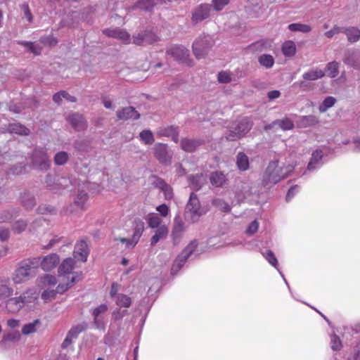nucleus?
<instances>
[{"label":"nucleus","instance_id":"nucleus-1","mask_svg":"<svg viewBox=\"0 0 360 360\" xmlns=\"http://www.w3.org/2000/svg\"><path fill=\"white\" fill-rule=\"evenodd\" d=\"M294 167L287 159H276L271 161L262 175V185L265 188H271L282 179L287 177Z\"/></svg>","mask_w":360,"mask_h":360},{"label":"nucleus","instance_id":"nucleus-2","mask_svg":"<svg viewBox=\"0 0 360 360\" xmlns=\"http://www.w3.org/2000/svg\"><path fill=\"white\" fill-rule=\"evenodd\" d=\"M39 302V291L37 288L32 287L27 288L20 296L6 300L5 307L8 312L15 314L24 307L33 310Z\"/></svg>","mask_w":360,"mask_h":360},{"label":"nucleus","instance_id":"nucleus-3","mask_svg":"<svg viewBox=\"0 0 360 360\" xmlns=\"http://www.w3.org/2000/svg\"><path fill=\"white\" fill-rule=\"evenodd\" d=\"M212 46L213 41L210 35L200 36L192 46L195 57L198 60L205 58Z\"/></svg>","mask_w":360,"mask_h":360},{"label":"nucleus","instance_id":"nucleus-4","mask_svg":"<svg viewBox=\"0 0 360 360\" xmlns=\"http://www.w3.org/2000/svg\"><path fill=\"white\" fill-rule=\"evenodd\" d=\"M79 278V274H76L73 276L70 282L59 283L57 285L56 290L49 288L44 289L41 295V299L46 303L51 301L52 300L55 299L57 294H63L72 286H73Z\"/></svg>","mask_w":360,"mask_h":360},{"label":"nucleus","instance_id":"nucleus-5","mask_svg":"<svg viewBox=\"0 0 360 360\" xmlns=\"http://www.w3.org/2000/svg\"><path fill=\"white\" fill-rule=\"evenodd\" d=\"M205 212L206 210L201 207L197 195L192 193L186 205V217L189 218L191 222H196Z\"/></svg>","mask_w":360,"mask_h":360},{"label":"nucleus","instance_id":"nucleus-6","mask_svg":"<svg viewBox=\"0 0 360 360\" xmlns=\"http://www.w3.org/2000/svg\"><path fill=\"white\" fill-rule=\"evenodd\" d=\"M144 231V223L141 219H136L134 222L133 235L131 238H120L116 239L125 245L126 248L132 249L138 243Z\"/></svg>","mask_w":360,"mask_h":360},{"label":"nucleus","instance_id":"nucleus-7","mask_svg":"<svg viewBox=\"0 0 360 360\" xmlns=\"http://www.w3.org/2000/svg\"><path fill=\"white\" fill-rule=\"evenodd\" d=\"M76 268L75 259L68 257L64 259L58 267V276L65 278L70 282L74 275L79 274V278L76 283L82 279V274L79 271H74Z\"/></svg>","mask_w":360,"mask_h":360},{"label":"nucleus","instance_id":"nucleus-8","mask_svg":"<svg viewBox=\"0 0 360 360\" xmlns=\"http://www.w3.org/2000/svg\"><path fill=\"white\" fill-rule=\"evenodd\" d=\"M198 243L196 240L191 241L182 251V252L176 258L172 269L171 273L175 275L184 265L187 259L194 252L197 248Z\"/></svg>","mask_w":360,"mask_h":360},{"label":"nucleus","instance_id":"nucleus-9","mask_svg":"<svg viewBox=\"0 0 360 360\" xmlns=\"http://www.w3.org/2000/svg\"><path fill=\"white\" fill-rule=\"evenodd\" d=\"M252 123L250 118H243L233 130H230L226 136V139L235 141L245 136L252 128Z\"/></svg>","mask_w":360,"mask_h":360},{"label":"nucleus","instance_id":"nucleus-10","mask_svg":"<svg viewBox=\"0 0 360 360\" xmlns=\"http://www.w3.org/2000/svg\"><path fill=\"white\" fill-rule=\"evenodd\" d=\"M166 53L177 61L191 65L192 60L189 58V51L183 46L173 45L167 49Z\"/></svg>","mask_w":360,"mask_h":360},{"label":"nucleus","instance_id":"nucleus-11","mask_svg":"<svg viewBox=\"0 0 360 360\" xmlns=\"http://www.w3.org/2000/svg\"><path fill=\"white\" fill-rule=\"evenodd\" d=\"M212 6L208 4H201L192 11L191 20L198 24L211 16Z\"/></svg>","mask_w":360,"mask_h":360},{"label":"nucleus","instance_id":"nucleus-12","mask_svg":"<svg viewBox=\"0 0 360 360\" xmlns=\"http://www.w3.org/2000/svg\"><path fill=\"white\" fill-rule=\"evenodd\" d=\"M34 276L35 274H33V272L30 271V269L27 268V266L21 263L20 266L15 271L12 280L15 284H22Z\"/></svg>","mask_w":360,"mask_h":360},{"label":"nucleus","instance_id":"nucleus-13","mask_svg":"<svg viewBox=\"0 0 360 360\" xmlns=\"http://www.w3.org/2000/svg\"><path fill=\"white\" fill-rule=\"evenodd\" d=\"M185 230L186 227L184 222L179 217H176L174 220V226L172 231V238L174 245L179 243Z\"/></svg>","mask_w":360,"mask_h":360},{"label":"nucleus","instance_id":"nucleus-14","mask_svg":"<svg viewBox=\"0 0 360 360\" xmlns=\"http://www.w3.org/2000/svg\"><path fill=\"white\" fill-rule=\"evenodd\" d=\"M150 180L153 185L160 188L163 192L166 200H171L173 198L174 193L172 187L166 184L162 179L155 176H152Z\"/></svg>","mask_w":360,"mask_h":360},{"label":"nucleus","instance_id":"nucleus-15","mask_svg":"<svg viewBox=\"0 0 360 360\" xmlns=\"http://www.w3.org/2000/svg\"><path fill=\"white\" fill-rule=\"evenodd\" d=\"M60 257L56 253L49 254L41 258V268L44 271H51L59 264Z\"/></svg>","mask_w":360,"mask_h":360},{"label":"nucleus","instance_id":"nucleus-16","mask_svg":"<svg viewBox=\"0 0 360 360\" xmlns=\"http://www.w3.org/2000/svg\"><path fill=\"white\" fill-rule=\"evenodd\" d=\"M89 253V250L86 241L82 240L76 243L74 250L75 258L77 259L79 261L85 262L87 260Z\"/></svg>","mask_w":360,"mask_h":360},{"label":"nucleus","instance_id":"nucleus-17","mask_svg":"<svg viewBox=\"0 0 360 360\" xmlns=\"http://www.w3.org/2000/svg\"><path fill=\"white\" fill-rule=\"evenodd\" d=\"M66 120L77 131H83L86 128V120L79 113L71 114L67 117Z\"/></svg>","mask_w":360,"mask_h":360},{"label":"nucleus","instance_id":"nucleus-18","mask_svg":"<svg viewBox=\"0 0 360 360\" xmlns=\"http://www.w3.org/2000/svg\"><path fill=\"white\" fill-rule=\"evenodd\" d=\"M117 117L121 120H138L140 114L134 107L128 106L117 111Z\"/></svg>","mask_w":360,"mask_h":360},{"label":"nucleus","instance_id":"nucleus-19","mask_svg":"<svg viewBox=\"0 0 360 360\" xmlns=\"http://www.w3.org/2000/svg\"><path fill=\"white\" fill-rule=\"evenodd\" d=\"M108 310V305L105 304H101V305L96 307L92 312L94 316V323L98 329H104L105 326L101 316L105 314Z\"/></svg>","mask_w":360,"mask_h":360},{"label":"nucleus","instance_id":"nucleus-20","mask_svg":"<svg viewBox=\"0 0 360 360\" xmlns=\"http://www.w3.org/2000/svg\"><path fill=\"white\" fill-rule=\"evenodd\" d=\"M343 62L354 68H360V54L354 51L347 50L345 53Z\"/></svg>","mask_w":360,"mask_h":360},{"label":"nucleus","instance_id":"nucleus-21","mask_svg":"<svg viewBox=\"0 0 360 360\" xmlns=\"http://www.w3.org/2000/svg\"><path fill=\"white\" fill-rule=\"evenodd\" d=\"M319 124V117L313 115L299 116L297 121V125L300 128H307Z\"/></svg>","mask_w":360,"mask_h":360},{"label":"nucleus","instance_id":"nucleus-22","mask_svg":"<svg viewBox=\"0 0 360 360\" xmlns=\"http://www.w3.org/2000/svg\"><path fill=\"white\" fill-rule=\"evenodd\" d=\"M103 33L108 37L119 39L124 43H129L130 41L129 34L121 29H106L103 30Z\"/></svg>","mask_w":360,"mask_h":360},{"label":"nucleus","instance_id":"nucleus-23","mask_svg":"<svg viewBox=\"0 0 360 360\" xmlns=\"http://www.w3.org/2000/svg\"><path fill=\"white\" fill-rule=\"evenodd\" d=\"M57 283L58 281L56 276L51 274H45L39 277L37 280V284L41 289L54 286Z\"/></svg>","mask_w":360,"mask_h":360},{"label":"nucleus","instance_id":"nucleus-24","mask_svg":"<svg viewBox=\"0 0 360 360\" xmlns=\"http://www.w3.org/2000/svg\"><path fill=\"white\" fill-rule=\"evenodd\" d=\"M210 181L213 186L220 188L226 184L228 179L223 172H214L210 174Z\"/></svg>","mask_w":360,"mask_h":360},{"label":"nucleus","instance_id":"nucleus-25","mask_svg":"<svg viewBox=\"0 0 360 360\" xmlns=\"http://www.w3.org/2000/svg\"><path fill=\"white\" fill-rule=\"evenodd\" d=\"M200 144L201 142L200 141L188 138L182 139L180 142L181 148L188 153L195 151Z\"/></svg>","mask_w":360,"mask_h":360},{"label":"nucleus","instance_id":"nucleus-26","mask_svg":"<svg viewBox=\"0 0 360 360\" xmlns=\"http://www.w3.org/2000/svg\"><path fill=\"white\" fill-rule=\"evenodd\" d=\"M263 257L268 261V262L275 267L278 271L279 272L280 275L284 280L285 284L288 285V288H290V286L288 285V283L287 282L286 279L284 277V275L283 273L279 270L278 266V260L274 255V253L271 250H266L265 252H262Z\"/></svg>","mask_w":360,"mask_h":360},{"label":"nucleus","instance_id":"nucleus-27","mask_svg":"<svg viewBox=\"0 0 360 360\" xmlns=\"http://www.w3.org/2000/svg\"><path fill=\"white\" fill-rule=\"evenodd\" d=\"M168 234V228L166 225H162L157 229L155 233L150 240V245H155L161 239L165 238Z\"/></svg>","mask_w":360,"mask_h":360},{"label":"nucleus","instance_id":"nucleus-28","mask_svg":"<svg viewBox=\"0 0 360 360\" xmlns=\"http://www.w3.org/2000/svg\"><path fill=\"white\" fill-rule=\"evenodd\" d=\"M324 76L325 72L322 70L318 68L311 69L302 75L303 79L308 81H314L321 79Z\"/></svg>","mask_w":360,"mask_h":360},{"label":"nucleus","instance_id":"nucleus-29","mask_svg":"<svg viewBox=\"0 0 360 360\" xmlns=\"http://www.w3.org/2000/svg\"><path fill=\"white\" fill-rule=\"evenodd\" d=\"M190 185L195 191L200 190L206 182V177L200 174L189 176Z\"/></svg>","mask_w":360,"mask_h":360},{"label":"nucleus","instance_id":"nucleus-30","mask_svg":"<svg viewBox=\"0 0 360 360\" xmlns=\"http://www.w3.org/2000/svg\"><path fill=\"white\" fill-rule=\"evenodd\" d=\"M271 46V41L267 39H262L257 41L255 43H252L249 46V49L252 51H258L261 52L263 51H266Z\"/></svg>","mask_w":360,"mask_h":360},{"label":"nucleus","instance_id":"nucleus-31","mask_svg":"<svg viewBox=\"0 0 360 360\" xmlns=\"http://www.w3.org/2000/svg\"><path fill=\"white\" fill-rule=\"evenodd\" d=\"M113 300L120 308H129L132 302L131 298L129 296L122 293L116 296Z\"/></svg>","mask_w":360,"mask_h":360},{"label":"nucleus","instance_id":"nucleus-32","mask_svg":"<svg viewBox=\"0 0 360 360\" xmlns=\"http://www.w3.org/2000/svg\"><path fill=\"white\" fill-rule=\"evenodd\" d=\"M89 198L88 194L84 190H79L74 200V205L79 209H84Z\"/></svg>","mask_w":360,"mask_h":360},{"label":"nucleus","instance_id":"nucleus-33","mask_svg":"<svg viewBox=\"0 0 360 360\" xmlns=\"http://www.w3.org/2000/svg\"><path fill=\"white\" fill-rule=\"evenodd\" d=\"M7 131L9 133H15L20 135L27 136L30 133V130L23 125L18 123L10 124L8 127Z\"/></svg>","mask_w":360,"mask_h":360},{"label":"nucleus","instance_id":"nucleus-34","mask_svg":"<svg viewBox=\"0 0 360 360\" xmlns=\"http://www.w3.org/2000/svg\"><path fill=\"white\" fill-rule=\"evenodd\" d=\"M344 33L350 42H356L360 39V30L355 27L344 28Z\"/></svg>","mask_w":360,"mask_h":360},{"label":"nucleus","instance_id":"nucleus-35","mask_svg":"<svg viewBox=\"0 0 360 360\" xmlns=\"http://www.w3.org/2000/svg\"><path fill=\"white\" fill-rule=\"evenodd\" d=\"M282 52L286 57L293 56L296 53V46L292 41H286L282 45Z\"/></svg>","mask_w":360,"mask_h":360},{"label":"nucleus","instance_id":"nucleus-36","mask_svg":"<svg viewBox=\"0 0 360 360\" xmlns=\"http://www.w3.org/2000/svg\"><path fill=\"white\" fill-rule=\"evenodd\" d=\"M155 151L157 158H167L172 155V153L169 150L167 145L165 143L156 144Z\"/></svg>","mask_w":360,"mask_h":360},{"label":"nucleus","instance_id":"nucleus-37","mask_svg":"<svg viewBox=\"0 0 360 360\" xmlns=\"http://www.w3.org/2000/svg\"><path fill=\"white\" fill-rule=\"evenodd\" d=\"M18 213L19 210L18 209L0 212V223L9 222L14 217H17Z\"/></svg>","mask_w":360,"mask_h":360},{"label":"nucleus","instance_id":"nucleus-38","mask_svg":"<svg viewBox=\"0 0 360 360\" xmlns=\"http://www.w3.org/2000/svg\"><path fill=\"white\" fill-rule=\"evenodd\" d=\"M46 186L51 191L57 193L63 190L60 184L57 181V176H47L46 179Z\"/></svg>","mask_w":360,"mask_h":360},{"label":"nucleus","instance_id":"nucleus-39","mask_svg":"<svg viewBox=\"0 0 360 360\" xmlns=\"http://www.w3.org/2000/svg\"><path fill=\"white\" fill-rule=\"evenodd\" d=\"M340 64L337 61H332L327 63L326 66V71L327 75L330 78L336 77L339 74Z\"/></svg>","mask_w":360,"mask_h":360},{"label":"nucleus","instance_id":"nucleus-40","mask_svg":"<svg viewBox=\"0 0 360 360\" xmlns=\"http://www.w3.org/2000/svg\"><path fill=\"white\" fill-rule=\"evenodd\" d=\"M41 257H34L32 259H29L22 262V264L27 266V269H30V271L33 272V274H36V269L41 266Z\"/></svg>","mask_w":360,"mask_h":360},{"label":"nucleus","instance_id":"nucleus-41","mask_svg":"<svg viewBox=\"0 0 360 360\" xmlns=\"http://www.w3.org/2000/svg\"><path fill=\"white\" fill-rule=\"evenodd\" d=\"M274 124H277V125L283 131L291 130L295 127L292 120L287 117L281 120H274Z\"/></svg>","mask_w":360,"mask_h":360},{"label":"nucleus","instance_id":"nucleus-42","mask_svg":"<svg viewBox=\"0 0 360 360\" xmlns=\"http://www.w3.org/2000/svg\"><path fill=\"white\" fill-rule=\"evenodd\" d=\"M21 203L25 209L29 210L34 207L35 200L32 194L29 193H25L21 196Z\"/></svg>","mask_w":360,"mask_h":360},{"label":"nucleus","instance_id":"nucleus-43","mask_svg":"<svg viewBox=\"0 0 360 360\" xmlns=\"http://www.w3.org/2000/svg\"><path fill=\"white\" fill-rule=\"evenodd\" d=\"M32 167L38 170H46L50 165V159H32Z\"/></svg>","mask_w":360,"mask_h":360},{"label":"nucleus","instance_id":"nucleus-44","mask_svg":"<svg viewBox=\"0 0 360 360\" xmlns=\"http://www.w3.org/2000/svg\"><path fill=\"white\" fill-rule=\"evenodd\" d=\"M86 328V324L82 323L77 326H72L68 333V335L72 339H76L79 334L85 330Z\"/></svg>","mask_w":360,"mask_h":360},{"label":"nucleus","instance_id":"nucleus-45","mask_svg":"<svg viewBox=\"0 0 360 360\" xmlns=\"http://www.w3.org/2000/svg\"><path fill=\"white\" fill-rule=\"evenodd\" d=\"M288 29L291 32H300L308 33L311 30L310 25L302 23H292L288 25Z\"/></svg>","mask_w":360,"mask_h":360},{"label":"nucleus","instance_id":"nucleus-46","mask_svg":"<svg viewBox=\"0 0 360 360\" xmlns=\"http://www.w3.org/2000/svg\"><path fill=\"white\" fill-rule=\"evenodd\" d=\"M258 61L262 66L266 68H271L274 64V59L269 54L261 55L258 58Z\"/></svg>","mask_w":360,"mask_h":360},{"label":"nucleus","instance_id":"nucleus-47","mask_svg":"<svg viewBox=\"0 0 360 360\" xmlns=\"http://www.w3.org/2000/svg\"><path fill=\"white\" fill-rule=\"evenodd\" d=\"M336 103V99L333 96H327L325 98L322 103L319 106L320 112H325L330 108H332Z\"/></svg>","mask_w":360,"mask_h":360},{"label":"nucleus","instance_id":"nucleus-48","mask_svg":"<svg viewBox=\"0 0 360 360\" xmlns=\"http://www.w3.org/2000/svg\"><path fill=\"white\" fill-rule=\"evenodd\" d=\"M212 205L220 211L224 212H229L231 210V205L225 200L220 198L214 199L212 201Z\"/></svg>","mask_w":360,"mask_h":360},{"label":"nucleus","instance_id":"nucleus-49","mask_svg":"<svg viewBox=\"0 0 360 360\" xmlns=\"http://www.w3.org/2000/svg\"><path fill=\"white\" fill-rule=\"evenodd\" d=\"M148 226L152 229H158L161 225V219L156 214H149L146 218Z\"/></svg>","mask_w":360,"mask_h":360},{"label":"nucleus","instance_id":"nucleus-50","mask_svg":"<svg viewBox=\"0 0 360 360\" xmlns=\"http://www.w3.org/2000/svg\"><path fill=\"white\" fill-rule=\"evenodd\" d=\"M20 338V335L17 332H11L4 334L1 340L0 341V346L4 347L7 342L17 341Z\"/></svg>","mask_w":360,"mask_h":360},{"label":"nucleus","instance_id":"nucleus-51","mask_svg":"<svg viewBox=\"0 0 360 360\" xmlns=\"http://www.w3.org/2000/svg\"><path fill=\"white\" fill-rule=\"evenodd\" d=\"M40 325L39 320H34L32 323H29L25 324L22 328V333L23 335H30L32 333H34L37 330V327Z\"/></svg>","mask_w":360,"mask_h":360},{"label":"nucleus","instance_id":"nucleus-52","mask_svg":"<svg viewBox=\"0 0 360 360\" xmlns=\"http://www.w3.org/2000/svg\"><path fill=\"white\" fill-rule=\"evenodd\" d=\"M140 139L145 144H152L154 142V137L150 130H143L139 134Z\"/></svg>","mask_w":360,"mask_h":360},{"label":"nucleus","instance_id":"nucleus-53","mask_svg":"<svg viewBox=\"0 0 360 360\" xmlns=\"http://www.w3.org/2000/svg\"><path fill=\"white\" fill-rule=\"evenodd\" d=\"M163 134L167 136L172 137V141H174L175 143H177L179 141V131L178 128L176 127L170 126L167 127L164 130Z\"/></svg>","mask_w":360,"mask_h":360},{"label":"nucleus","instance_id":"nucleus-54","mask_svg":"<svg viewBox=\"0 0 360 360\" xmlns=\"http://www.w3.org/2000/svg\"><path fill=\"white\" fill-rule=\"evenodd\" d=\"M154 5V0H140L136 3L135 7L144 11H150Z\"/></svg>","mask_w":360,"mask_h":360},{"label":"nucleus","instance_id":"nucleus-55","mask_svg":"<svg viewBox=\"0 0 360 360\" xmlns=\"http://www.w3.org/2000/svg\"><path fill=\"white\" fill-rule=\"evenodd\" d=\"M13 293V289L6 284L0 285V300L11 297Z\"/></svg>","mask_w":360,"mask_h":360},{"label":"nucleus","instance_id":"nucleus-56","mask_svg":"<svg viewBox=\"0 0 360 360\" xmlns=\"http://www.w3.org/2000/svg\"><path fill=\"white\" fill-rule=\"evenodd\" d=\"M229 0H212V10L215 11H220L228 5Z\"/></svg>","mask_w":360,"mask_h":360},{"label":"nucleus","instance_id":"nucleus-57","mask_svg":"<svg viewBox=\"0 0 360 360\" xmlns=\"http://www.w3.org/2000/svg\"><path fill=\"white\" fill-rule=\"evenodd\" d=\"M323 164V159H311L307 165V170L309 172L314 171L317 168L321 167Z\"/></svg>","mask_w":360,"mask_h":360},{"label":"nucleus","instance_id":"nucleus-58","mask_svg":"<svg viewBox=\"0 0 360 360\" xmlns=\"http://www.w3.org/2000/svg\"><path fill=\"white\" fill-rule=\"evenodd\" d=\"M330 346L333 350L338 351L342 348V342L340 338L336 335H330Z\"/></svg>","mask_w":360,"mask_h":360},{"label":"nucleus","instance_id":"nucleus-59","mask_svg":"<svg viewBox=\"0 0 360 360\" xmlns=\"http://www.w3.org/2000/svg\"><path fill=\"white\" fill-rule=\"evenodd\" d=\"M40 42L46 46H54L57 44L58 41L52 35H48L41 37Z\"/></svg>","mask_w":360,"mask_h":360},{"label":"nucleus","instance_id":"nucleus-60","mask_svg":"<svg viewBox=\"0 0 360 360\" xmlns=\"http://www.w3.org/2000/svg\"><path fill=\"white\" fill-rule=\"evenodd\" d=\"M144 44H153L158 41V37L153 32H144Z\"/></svg>","mask_w":360,"mask_h":360},{"label":"nucleus","instance_id":"nucleus-61","mask_svg":"<svg viewBox=\"0 0 360 360\" xmlns=\"http://www.w3.org/2000/svg\"><path fill=\"white\" fill-rule=\"evenodd\" d=\"M344 28L345 27L335 25L330 30L326 32L324 35L328 38H332L335 34L341 32L344 33Z\"/></svg>","mask_w":360,"mask_h":360},{"label":"nucleus","instance_id":"nucleus-62","mask_svg":"<svg viewBox=\"0 0 360 360\" xmlns=\"http://www.w3.org/2000/svg\"><path fill=\"white\" fill-rule=\"evenodd\" d=\"M259 229V222L257 221V220H254L252 221L248 226L246 231H245V233L248 234V235H253L254 233H255L257 230Z\"/></svg>","mask_w":360,"mask_h":360},{"label":"nucleus","instance_id":"nucleus-63","mask_svg":"<svg viewBox=\"0 0 360 360\" xmlns=\"http://www.w3.org/2000/svg\"><path fill=\"white\" fill-rule=\"evenodd\" d=\"M327 155H328V148L321 147L313 152L311 158H323Z\"/></svg>","mask_w":360,"mask_h":360},{"label":"nucleus","instance_id":"nucleus-64","mask_svg":"<svg viewBox=\"0 0 360 360\" xmlns=\"http://www.w3.org/2000/svg\"><path fill=\"white\" fill-rule=\"evenodd\" d=\"M27 227L26 221L23 220L17 221L13 226V229L17 233H21L25 230Z\"/></svg>","mask_w":360,"mask_h":360}]
</instances>
